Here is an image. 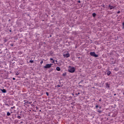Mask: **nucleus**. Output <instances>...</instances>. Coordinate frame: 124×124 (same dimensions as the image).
<instances>
[{"label": "nucleus", "instance_id": "obj_1", "mask_svg": "<svg viewBox=\"0 0 124 124\" xmlns=\"http://www.w3.org/2000/svg\"><path fill=\"white\" fill-rule=\"evenodd\" d=\"M68 72H70V73H73L74 72H75V68L71 66H69L68 69Z\"/></svg>", "mask_w": 124, "mask_h": 124}, {"label": "nucleus", "instance_id": "obj_2", "mask_svg": "<svg viewBox=\"0 0 124 124\" xmlns=\"http://www.w3.org/2000/svg\"><path fill=\"white\" fill-rule=\"evenodd\" d=\"M90 55L92 57H94V58H97L98 57V55L96 54L94 52H90Z\"/></svg>", "mask_w": 124, "mask_h": 124}, {"label": "nucleus", "instance_id": "obj_3", "mask_svg": "<svg viewBox=\"0 0 124 124\" xmlns=\"http://www.w3.org/2000/svg\"><path fill=\"white\" fill-rule=\"evenodd\" d=\"M52 66V64H46L45 66H44V68L47 69V68H50Z\"/></svg>", "mask_w": 124, "mask_h": 124}, {"label": "nucleus", "instance_id": "obj_4", "mask_svg": "<svg viewBox=\"0 0 124 124\" xmlns=\"http://www.w3.org/2000/svg\"><path fill=\"white\" fill-rule=\"evenodd\" d=\"M64 58H69L70 57V54L69 53H65L63 55Z\"/></svg>", "mask_w": 124, "mask_h": 124}, {"label": "nucleus", "instance_id": "obj_5", "mask_svg": "<svg viewBox=\"0 0 124 124\" xmlns=\"http://www.w3.org/2000/svg\"><path fill=\"white\" fill-rule=\"evenodd\" d=\"M108 8L110 10H112V9H114L115 8V7L109 5Z\"/></svg>", "mask_w": 124, "mask_h": 124}, {"label": "nucleus", "instance_id": "obj_6", "mask_svg": "<svg viewBox=\"0 0 124 124\" xmlns=\"http://www.w3.org/2000/svg\"><path fill=\"white\" fill-rule=\"evenodd\" d=\"M0 90L2 91V93H6V90L5 89H1Z\"/></svg>", "mask_w": 124, "mask_h": 124}, {"label": "nucleus", "instance_id": "obj_7", "mask_svg": "<svg viewBox=\"0 0 124 124\" xmlns=\"http://www.w3.org/2000/svg\"><path fill=\"white\" fill-rule=\"evenodd\" d=\"M56 70H57V71H61V68H60V67H57Z\"/></svg>", "mask_w": 124, "mask_h": 124}, {"label": "nucleus", "instance_id": "obj_8", "mask_svg": "<svg viewBox=\"0 0 124 124\" xmlns=\"http://www.w3.org/2000/svg\"><path fill=\"white\" fill-rule=\"evenodd\" d=\"M106 88H110V85L108 83H106Z\"/></svg>", "mask_w": 124, "mask_h": 124}, {"label": "nucleus", "instance_id": "obj_9", "mask_svg": "<svg viewBox=\"0 0 124 124\" xmlns=\"http://www.w3.org/2000/svg\"><path fill=\"white\" fill-rule=\"evenodd\" d=\"M110 74H111V72H110V71L108 72V73H107V75H108V76H109V75H110Z\"/></svg>", "mask_w": 124, "mask_h": 124}, {"label": "nucleus", "instance_id": "obj_10", "mask_svg": "<svg viewBox=\"0 0 124 124\" xmlns=\"http://www.w3.org/2000/svg\"><path fill=\"white\" fill-rule=\"evenodd\" d=\"M11 115V113L9 112H7V116H10Z\"/></svg>", "mask_w": 124, "mask_h": 124}, {"label": "nucleus", "instance_id": "obj_11", "mask_svg": "<svg viewBox=\"0 0 124 124\" xmlns=\"http://www.w3.org/2000/svg\"><path fill=\"white\" fill-rule=\"evenodd\" d=\"M93 17H94L95 16H96V14L93 13Z\"/></svg>", "mask_w": 124, "mask_h": 124}, {"label": "nucleus", "instance_id": "obj_12", "mask_svg": "<svg viewBox=\"0 0 124 124\" xmlns=\"http://www.w3.org/2000/svg\"><path fill=\"white\" fill-rule=\"evenodd\" d=\"M97 112H98V113H101L102 111L101 110H97Z\"/></svg>", "mask_w": 124, "mask_h": 124}, {"label": "nucleus", "instance_id": "obj_13", "mask_svg": "<svg viewBox=\"0 0 124 124\" xmlns=\"http://www.w3.org/2000/svg\"><path fill=\"white\" fill-rule=\"evenodd\" d=\"M17 119H21V118H22V117H21V116L18 115V116H17Z\"/></svg>", "mask_w": 124, "mask_h": 124}, {"label": "nucleus", "instance_id": "obj_14", "mask_svg": "<svg viewBox=\"0 0 124 124\" xmlns=\"http://www.w3.org/2000/svg\"><path fill=\"white\" fill-rule=\"evenodd\" d=\"M29 62H31V63H32L33 62V60H30Z\"/></svg>", "mask_w": 124, "mask_h": 124}, {"label": "nucleus", "instance_id": "obj_15", "mask_svg": "<svg viewBox=\"0 0 124 124\" xmlns=\"http://www.w3.org/2000/svg\"><path fill=\"white\" fill-rule=\"evenodd\" d=\"M46 93L47 96H49V93L48 92H46Z\"/></svg>", "mask_w": 124, "mask_h": 124}, {"label": "nucleus", "instance_id": "obj_16", "mask_svg": "<svg viewBox=\"0 0 124 124\" xmlns=\"http://www.w3.org/2000/svg\"><path fill=\"white\" fill-rule=\"evenodd\" d=\"M28 105V101L24 103V105Z\"/></svg>", "mask_w": 124, "mask_h": 124}, {"label": "nucleus", "instance_id": "obj_17", "mask_svg": "<svg viewBox=\"0 0 124 124\" xmlns=\"http://www.w3.org/2000/svg\"><path fill=\"white\" fill-rule=\"evenodd\" d=\"M117 13H118V14H120V13H121V11H118L117 12Z\"/></svg>", "mask_w": 124, "mask_h": 124}, {"label": "nucleus", "instance_id": "obj_18", "mask_svg": "<svg viewBox=\"0 0 124 124\" xmlns=\"http://www.w3.org/2000/svg\"><path fill=\"white\" fill-rule=\"evenodd\" d=\"M123 29H124V22L123 23Z\"/></svg>", "mask_w": 124, "mask_h": 124}, {"label": "nucleus", "instance_id": "obj_19", "mask_svg": "<svg viewBox=\"0 0 124 124\" xmlns=\"http://www.w3.org/2000/svg\"><path fill=\"white\" fill-rule=\"evenodd\" d=\"M52 63H55V60H52Z\"/></svg>", "mask_w": 124, "mask_h": 124}, {"label": "nucleus", "instance_id": "obj_20", "mask_svg": "<svg viewBox=\"0 0 124 124\" xmlns=\"http://www.w3.org/2000/svg\"><path fill=\"white\" fill-rule=\"evenodd\" d=\"M78 3H81V1H80V0H78Z\"/></svg>", "mask_w": 124, "mask_h": 124}, {"label": "nucleus", "instance_id": "obj_21", "mask_svg": "<svg viewBox=\"0 0 124 124\" xmlns=\"http://www.w3.org/2000/svg\"><path fill=\"white\" fill-rule=\"evenodd\" d=\"M42 63H43V61H41V62H40V64H42Z\"/></svg>", "mask_w": 124, "mask_h": 124}, {"label": "nucleus", "instance_id": "obj_22", "mask_svg": "<svg viewBox=\"0 0 124 124\" xmlns=\"http://www.w3.org/2000/svg\"><path fill=\"white\" fill-rule=\"evenodd\" d=\"M95 108H98V105H96L95 106Z\"/></svg>", "mask_w": 124, "mask_h": 124}, {"label": "nucleus", "instance_id": "obj_23", "mask_svg": "<svg viewBox=\"0 0 124 124\" xmlns=\"http://www.w3.org/2000/svg\"><path fill=\"white\" fill-rule=\"evenodd\" d=\"M53 58H50V61H53Z\"/></svg>", "mask_w": 124, "mask_h": 124}, {"label": "nucleus", "instance_id": "obj_24", "mask_svg": "<svg viewBox=\"0 0 124 124\" xmlns=\"http://www.w3.org/2000/svg\"><path fill=\"white\" fill-rule=\"evenodd\" d=\"M31 103H32V102H30L29 103V104H31Z\"/></svg>", "mask_w": 124, "mask_h": 124}, {"label": "nucleus", "instance_id": "obj_25", "mask_svg": "<svg viewBox=\"0 0 124 124\" xmlns=\"http://www.w3.org/2000/svg\"><path fill=\"white\" fill-rule=\"evenodd\" d=\"M13 80H16L15 78H13Z\"/></svg>", "mask_w": 124, "mask_h": 124}, {"label": "nucleus", "instance_id": "obj_26", "mask_svg": "<svg viewBox=\"0 0 124 124\" xmlns=\"http://www.w3.org/2000/svg\"><path fill=\"white\" fill-rule=\"evenodd\" d=\"M63 76H65V74H63Z\"/></svg>", "mask_w": 124, "mask_h": 124}, {"label": "nucleus", "instance_id": "obj_27", "mask_svg": "<svg viewBox=\"0 0 124 124\" xmlns=\"http://www.w3.org/2000/svg\"><path fill=\"white\" fill-rule=\"evenodd\" d=\"M79 94H80V93H78V95H79Z\"/></svg>", "mask_w": 124, "mask_h": 124}, {"label": "nucleus", "instance_id": "obj_28", "mask_svg": "<svg viewBox=\"0 0 124 124\" xmlns=\"http://www.w3.org/2000/svg\"><path fill=\"white\" fill-rule=\"evenodd\" d=\"M20 124H23V122H20Z\"/></svg>", "mask_w": 124, "mask_h": 124}, {"label": "nucleus", "instance_id": "obj_29", "mask_svg": "<svg viewBox=\"0 0 124 124\" xmlns=\"http://www.w3.org/2000/svg\"><path fill=\"white\" fill-rule=\"evenodd\" d=\"M99 108H100V109H101V107H99Z\"/></svg>", "mask_w": 124, "mask_h": 124}, {"label": "nucleus", "instance_id": "obj_30", "mask_svg": "<svg viewBox=\"0 0 124 124\" xmlns=\"http://www.w3.org/2000/svg\"><path fill=\"white\" fill-rule=\"evenodd\" d=\"M76 95H78V93H76Z\"/></svg>", "mask_w": 124, "mask_h": 124}, {"label": "nucleus", "instance_id": "obj_31", "mask_svg": "<svg viewBox=\"0 0 124 124\" xmlns=\"http://www.w3.org/2000/svg\"><path fill=\"white\" fill-rule=\"evenodd\" d=\"M99 101H101V99H100V100H99Z\"/></svg>", "mask_w": 124, "mask_h": 124}, {"label": "nucleus", "instance_id": "obj_32", "mask_svg": "<svg viewBox=\"0 0 124 124\" xmlns=\"http://www.w3.org/2000/svg\"><path fill=\"white\" fill-rule=\"evenodd\" d=\"M56 62H58V61H57V60H56V61H55Z\"/></svg>", "mask_w": 124, "mask_h": 124}, {"label": "nucleus", "instance_id": "obj_33", "mask_svg": "<svg viewBox=\"0 0 124 124\" xmlns=\"http://www.w3.org/2000/svg\"><path fill=\"white\" fill-rule=\"evenodd\" d=\"M25 101H26L25 100L24 101V102H25Z\"/></svg>", "mask_w": 124, "mask_h": 124}, {"label": "nucleus", "instance_id": "obj_34", "mask_svg": "<svg viewBox=\"0 0 124 124\" xmlns=\"http://www.w3.org/2000/svg\"><path fill=\"white\" fill-rule=\"evenodd\" d=\"M114 95H116V94H114Z\"/></svg>", "mask_w": 124, "mask_h": 124}]
</instances>
